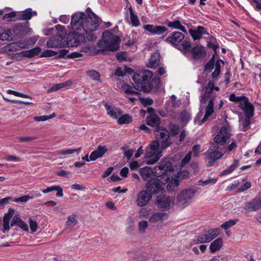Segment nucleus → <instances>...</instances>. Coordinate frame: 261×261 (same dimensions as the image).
I'll list each match as a JSON object with an SVG mask.
<instances>
[{
    "instance_id": "e2e57ef3",
    "label": "nucleus",
    "mask_w": 261,
    "mask_h": 261,
    "mask_svg": "<svg viewBox=\"0 0 261 261\" xmlns=\"http://www.w3.org/2000/svg\"><path fill=\"white\" fill-rule=\"evenodd\" d=\"M129 166L130 170L134 171L138 169L141 166V165L137 161H133L129 163Z\"/></svg>"
},
{
    "instance_id": "e433bc0d",
    "label": "nucleus",
    "mask_w": 261,
    "mask_h": 261,
    "mask_svg": "<svg viewBox=\"0 0 261 261\" xmlns=\"http://www.w3.org/2000/svg\"><path fill=\"white\" fill-rule=\"evenodd\" d=\"M41 48L40 47H36L30 50L24 51L23 53L24 57L32 58L35 56L38 55L40 53H41Z\"/></svg>"
},
{
    "instance_id": "1a4fd4ad",
    "label": "nucleus",
    "mask_w": 261,
    "mask_h": 261,
    "mask_svg": "<svg viewBox=\"0 0 261 261\" xmlns=\"http://www.w3.org/2000/svg\"><path fill=\"white\" fill-rule=\"evenodd\" d=\"M146 189L151 195L159 193L164 190L163 183L156 178L149 180L146 184Z\"/></svg>"
},
{
    "instance_id": "5701e85b",
    "label": "nucleus",
    "mask_w": 261,
    "mask_h": 261,
    "mask_svg": "<svg viewBox=\"0 0 261 261\" xmlns=\"http://www.w3.org/2000/svg\"><path fill=\"white\" fill-rule=\"evenodd\" d=\"M194 60H199L203 59L206 56L204 47L201 45H197L192 47L190 51Z\"/></svg>"
},
{
    "instance_id": "de8ad7c7",
    "label": "nucleus",
    "mask_w": 261,
    "mask_h": 261,
    "mask_svg": "<svg viewBox=\"0 0 261 261\" xmlns=\"http://www.w3.org/2000/svg\"><path fill=\"white\" fill-rule=\"evenodd\" d=\"M87 74L92 80L101 82L100 78V74L98 72L94 70H91L90 71H88L87 72Z\"/></svg>"
},
{
    "instance_id": "ea45409f",
    "label": "nucleus",
    "mask_w": 261,
    "mask_h": 261,
    "mask_svg": "<svg viewBox=\"0 0 261 261\" xmlns=\"http://www.w3.org/2000/svg\"><path fill=\"white\" fill-rule=\"evenodd\" d=\"M179 180L177 178L172 179L167 186L168 191L172 192L176 191L178 187Z\"/></svg>"
},
{
    "instance_id": "a18cd8bd",
    "label": "nucleus",
    "mask_w": 261,
    "mask_h": 261,
    "mask_svg": "<svg viewBox=\"0 0 261 261\" xmlns=\"http://www.w3.org/2000/svg\"><path fill=\"white\" fill-rule=\"evenodd\" d=\"M70 84H71V82L67 81L64 83H59V84L54 85L53 86H52L49 89V90H48V92H53V91H58L59 89H62V88H64L65 87L70 85Z\"/></svg>"
},
{
    "instance_id": "7c9ffc66",
    "label": "nucleus",
    "mask_w": 261,
    "mask_h": 261,
    "mask_svg": "<svg viewBox=\"0 0 261 261\" xmlns=\"http://www.w3.org/2000/svg\"><path fill=\"white\" fill-rule=\"evenodd\" d=\"M146 124L151 126L154 127L155 128L157 127H160L159 126L160 124L159 117L157 115H149L146 118Z\"/></svg>"
},
{
    "instance_id": "393cba45",
    "label": "nucleus",
    "mask_w": 261,
    "mask_h": 261,
    "mask_svg": "<svg viewBox=\"0 0 261 261\" xmlns=\"http://www.w3.org/2000/svg\"><path fill=\"white\" fill-rule=\"evenodd\" d=\"M104 106L107 111V114L113 119L117 120L118 117L123 114V111L120 108L108 103L105 104Z\"/></svg>"
},
{
    "instance_id": "69168bd1",
    "label": "nucleus",
    "mask_w": 261,
    "mask_h": 261,
    "mask_svg": "<svg viewBox=\"0 0 261 261\" xmlns=\"http://www.w3.org/2000/svg\"><path fill=\"white\" fill-rule=\"evenodd\" d=\"M76 215L75 214H72L71 216H69L67 218V221L66 223V224L68 226H69L71 225L72 223L73 222H77V220L76 219Z\"/></svg>"
},
{
    "instance_id": "052dcab7",
    "label": "nucleus",
    "mask_w": 261,
    "mask_h": 261,
    "mask_svg": "<svg viewBox=\"0 0 261 261\" xmlns=\"http://www.w3.org/2000/svg\"><path fill=\"white\" fill-rule=\"evenodd\" d=\"M30 227L32 233L37 231L38 228V224L35 221H33L32 219H29Z\"/></svg>"
},
{
    "instance_id": "0e129e2a",
    "label": "nucleus",
    "mask_w": 261,
    "mask_h": 261,
    "mask_svg": "<svg viewBox=\"0 0 261 261\" xmlns=\"http://www.w3.org/2000/svg\"><path fill=\"white\" fill-rule=\"evenodd\" d=\"M86 34V38L87 39L90 41H93L96 40L97 38V37L94 34V33H93V32H87L85 31Z\"/></svg>"
},
{
    "instance_id": "4c0bfd02",
    "label": "nucleus",
    "mask_w": 261,
    "mask_h": 261,
    "mask_svg": "<svg viewBox=\"0 0 261 261\" xmlns=\"http://www.w3.org/2000/svg\"><path fill=\"white\" fill-rule=\"evenodd\" d=\"M129 12L130 14V20L133 27H137L140 24V21L137 15L133 11L132 7L129 8Z\"/></svg>"
},
{
    "instance_id": "7ed1b4c3",
    "label": "nucleus",
    "mask_w": 261,
    "mask_h": 261,
    "mask_svg": "<svg viewBox=\"0 0 261 261\" xmlns=\"http://www.w3.org/2000/svg\"><path fill=\"white\" fill-rule=\"evenodd\" d=\"M163 150L161 149L158 141H152L146 149L144 159L147 165H153L162 156Z\"/></svg>"
},
{
    "instance_id": "f704fd0d",
    "label": "nucleus",
    "mask_w": 261,
    "mask_h": 261,
    "mask_svg": "<svg viewBox=\"0 0 261 261\" xmlns=\"http://www.w3.org/2000/svg\"><path fill=\"white\" fill-rule=\"evenodd\" d=\"M239 166V161L238 160L233 161V163L227 168L220 173V176H224L232 173Z\"/></svg>"
},
{
    "instance_id": "6e6d98bb",
    "label": "nucleus",
    "mask_w": 261,
    "mask_h": 261,
    "mask_svg": "<svg viewBox=\"0 0 261 261\" xmlns=\"http://www.w3.org/2000/svg\"><path fill=\"white\" fill-rule=\"evenodd\" d=\"M197 242L198 243L210 242L209 239H208V236H207L206 233L202 234L199 236L197 237Z\"/></svg>"
},
{
    "instance_id": "bb28decb",
    "label": "nucleus",
    "mask_w": 261,
    "mask_h": 261,
    "mask_svg": "<svg viewBox=\"0 0 261 261\" xmlns=\"http://www.w3.org/2000/svg\"><path fill=\"white\" fill-rule=\"evenodd\" d=\"M189 33L194 40L200 39L202 35L207 34L205 28L202 26H198L195 30L190 29Z\"/></svg>"
},
{
    "instance_id": "774afa93",
    "label": "nucleus",
    "mask_w": 261,
    "mask_h": 261,
    "mask_svg": "<svg viewBox=\"0 0 261 261\" xmlns=\"http://www.w3.org/2000/svg\"><path fill=\"white\" fill-rule=\"evenodd\" d=\"M37 138L35 137L29 136V137H20L18 139V141L19 142H29L34 140L36 139Z\"/></svg>"
},
{
    "instance_id": "a878e982",
    "label": "nucleus",
    "mask_w": 261,
    "mask_h": 261,
    "mask_svg": "<svg viewBox=\"0 0 261 261\" xmlns=\"http://www.w3.org/2000/svg\"><path fill=\"white\" fill-rule=\"evenodd\" d=\"M185 21L182 19L179 20V18L178 19L175 20L173 21H168L167 22V25L169 28H172L173 29L179 30L181 32L186 33L187 30L185 27L182 25V24H185Z\"/></svg>"
},
{
    "instance_id": "8fccbe9b",
    "label": "nucleus",
    "mask_w": 261,
    "mask_h": 261,
    "mask_svg": "<svg viewBox=\"0 0 261 261\" xmlns=\"http://www.w3.org/2000/svg\"><path fill=\"white\" fill-rule=\"evenodd\" d=\"M139 99L140 102L145 107L151 105L153 102L152 99L149 97H139Z\"/></svg>"
},
{
    "instance_id": "5fc2aeb1",
    "label": "nucleus",
    "mask_w": 261,
    "mask_h": 261,
    "mask_svg": "<svg viewBox=\"0 0 261 261\" xmlns=\"http://www.w3.org/2000/svg\"><path fill=\"white\" fill-rule=\"evenodd\" d=\"M58 54V53L54 51L53 50H45L42 53L41 55L40 56V57H53L57 55Z\"/></svg>"
},
{
    "instance_id": "c756f323",
    "label": "nucleus",
    "mask_w": 261,
    "mask_h": 261,
    "mask_svg": "<svg viewBox=\"0 0 261 261\" xmlns=\"http://www.w3.org/2000/svg\"><path fill=\"white\" fill-rule=\"evenodd\" d=\"M181 42V44L177 46L176 48L184 55L188 56V54L192 48L191 42L186 40H182Z\"/></svg>"
},
{
    "instance_id": "338daca9",
    "label": "nucleus",
    "mask_w": 261,
    "mask_h": 261,
    "mask_svg": "<svg viewBox=\"0 0 261 261\" xmlns=\"http://www.w3.org/2000/svg\"><path fill=\"white\" fill-rule=\"evenodd\" d=\"M12 199L11 197H7L0 200V208H4L8 204L10 200Z\"/></svg>"
},
{
    "instance_id": "6ab92c4d",
    "label": "nucleus",
    "mask_w": 261,
    "mask_h": 261,
    "mask_svg": "<svg viewBox=\"0 0 261 261\" xmlns=\"http://www.w3.org/2000/svg\"><path fill=\"white\" fill-rule=\"evenodd\" d=\"M143 28L152 35H161L168 31V29L162 25L146 24L143 25Z\"/></svg>"
},
{
    "instance_id": "3c124183",
    "label": "nucleus",
    "mask_w": 261,
    "mask_h": 261,
    "mask_svg": "<svg viewBox=\"0 0 261 261\" xmlns=\"http://www.w3.org/2000/svg\"><path fill=\"white\" fill-rule=\"evenodd\" d=\"M246 96H236L235 94L232 93L229 95V99L230 101L232 102H242L245 98H246Z\"/></svg>"
},
{
    "instance_id": "72a5a7b5",
    "label": "nucleus",
    "mask_w": 261,
    "mask_h": 261,
    "mask_svg": "<svg viewBox=\"0 0 261 261\" xmlns=\"http://www.w3.org/2000/svg\"><path fill=\"white\" fill-rule=\"evenodd\" d=\"M223 245L222 239L220 238L217 239L214 241L210 246V250L211 252L214 253L219 250Z\"/></svg>"
},
{
    "instance_id": "13d9d810",
    "label": "nucleus",
    "mask_w": 261,
    "mask_h": 261,
    "mask_svg": "<svg viewBox=\"0 0 261 261\" xmlns=\"http://www.w3.org/2000/svg\"><path fill=\"white\" fill-rule=\"evenodd\" d=\"M30 199H31L30 195H24L13 199V201L15 202L25 203Z\"/></svg>"
},
{
    "instance_id": "b1692460",
    "label": "nucleus",
    "mask_w": 261,
    "mask_h": 261,
    "mask_svg": "<svg viewBox=\"0 0 261 261\" xmlns=\"http://www.w3.org/2000/svg\"><path fill=\"white\" fill-rule=\"evenodd\" d=\"M63 37L62 35H57L51 38L47 41L46 46L49 48L61 47L63 45Z\"/></svg>"
},
{
    "instance_id": "a19ab883",
    "label": "nucleus",
    "mask_w": 261,
    "mask_h": 261,
    "mask_svg": "<svg viewBox=\"0 0 261 261\" xmlns=\"http://www.w3.org/2000/svg\"><path fill=\"white\" fill-rule=\"evenodd\" d=\"M122 91L126 94L139 95L140 93L135 91L133 88L128 84H123L122 85Z\"/></svg>"
},
{
    "instance_id": "79ce46f5",
    "label": "nucleus",
    "mask_w": 261,
    "mask_h": 261,
    "mask_svg": "<svg viewBox=\"0 0 261 261\" xmlns=\"http://www.w3.org/2000/svg\"><path fill=\"white\" fill-rule=\"evenodd\" d=\"M237 147L236 141L232 140L231 143L228 146L227 144L224 145V147H220L222 150L224 154L226 152H230L233 149H236Z\"/></svg>"
},
{
    "instance_id": "2eb2a0df",
    "label": "nucleus",
    "mask_w": 261,
    "mask_h": 261,
    "mask_svg": "<svg viewBox=\"0 0 261 261\" xmlns=\"http://www.w3.org/2000/svg\"><path fill=\"white\" fill-rule=\"evenodd\" d=\"M101 20L98 17H87L84 23V31L93 32L96 30Z\"/></svg>"
},
{
    "instance_id": "bf43d9fd",
    "label": "nucleus",
    "mask_w": 261,
    "mask_h": 261,
    "mask_svg": "<svg viewBox=\"0 0 261 261\" xmlns=\"http://www.w3.org/2000/svg\"><path fill=\"white\" fill-rule=\"evenodd\" d=\"M217 181V178H209L205 180L199 181V185L200 186H206V185L210 184H214L216 183Z\"/></svg>"
},
{
    "instance_id": "39448f33",
    "label": "nucleus",
    "mask_w": 261,
    "mask_h": 261,
    "mask_svg": "<svg viewBox=\"0 0 261 261\" xmlns=\"http://www.w3.org/2000/svg\"><path fill=\"white\" fill-rule=\"evenodd\" d=\"M231 135L230 128L229 126H222L214 137L213 143H216V145L220 146L219 147H224V145L229 142Z\"/></svg>"
},
{
    "instance_id": "4be33fe9",
    "label": "nucleus",
    "mask_w": 261,
    "mask_h": 261,
    "mask_svg": "<svg viewBox=\"0 0 261 261\" xmlns=\"http://www.w3.org/2000/svg\"><path fill=\"white\" fill-rule=\"evenodd\" d=\"M214 90L218 91L220 89L218 87H216L213 82L210 81L205 87L204 93L200 97V101L201 103L204 104L206 102L207 98L210 97Z\"/></svg>"
},
{
    "instance_id": "20e7f679",
    "label": "nucleus",
    "mask_w": 261,
    "mask_h": 261,
    "mask_svg": "<svg viewBox=\"0 0 261 261\" xmlns=\"http://www.w3.org/2000/svg\"><path fill=\"white\" fill-rule=\"evenodd\" d=\"M219 147L216 143H212L208 150L204 153L207 166H212L218 160L224 155V152Z\"/></svg>"
},
{
    "instance_id": "412c9836",
    "label": "nucleus",
    "mask_w": 261,
    "mask_h": 261,
    "mask_svg": "<svg viewBox=\"0 0 261 261\" xmlns=\"http://www.w3.org/2000/svg\"><path fill=\"white\" fill-rule=\"evenodd\" d=\"M184 37L185 35L182 33L175 31L173 32L170 36L167 37L165 41L176 47L183 40Z\"/></svg>"
},
{
    "instance_id": "4d7b16f0",
    "label": "nucleus",
    "mask_w": 261,
    "mask_h": 261,
    "mask_svg": "<svg viewBox=\"0 0 261 261\" xmlns=\"http://www.w3.org/2000/svg\"><path fill=\"white\" fill-rule=\"evenodd\" d=\"M191 152H189L186 156L182 159L180 163V166L184 167L190 161L191 158Z\"/></svg>"
},
{
    "instance_id": "9b49d317",
    "label": "nucleus",
    "mask_w": 261,
    "mask_h": 261,
    "mask_svg": "<svg viewBox=\"0 0 261 261\" xmlns=\"http://www.w3.org/2000/svg\"><path fill=\"white\" fill-rule=\"evenodd\" d=\"M196 190L194 188H188L181 192L177 196V200L181 202L185 206L190 204L189 201L194 196Z\"/></svg>"
},
{
    "instance_id": "2f4dec72",
    "label": "nucleus",
    "mask_w": 261,
    "mask_h": 261,
    "mask_svg": "<svg viewBox=\"0 0 261 261\" xmlns=\"http://www.w3.org/2000/svg\"><path fill=\"white\" fill-rule=\"evenodd\" d=\"M160 55L158 53H154L151 55L147 66L151 68H155L160 63Z\"/></svg>"
},
{
    "instance_id": "473e14b6",
    "label": "nucleus",
    "mask_w": 261,
    "mask_h": 261,
    "mask_svg": "<svg viewBox=\"0 0 261 261\" xmlns=\"http://www.w3.org/2000/svg\"><path fill=\"white\" fill-rule=\"evenodd\" d=\"M33 15H37V12L33 11L31 8H28L22 12L17 19L19 20H28L31 19Z\"/></svg>"
},
{
    "instance_id": "680f3d73",
    "label": "nucleus",
    "mask_w": 261,
    "mask_h": 261,
    "mask_svg": "<svg viewBox=\"0 0 261 261\" xmlns=\"http://www.w3.org/2000/svg\"><path fill=\"white\" fill-rule=\"evenodd\" d=\"M139 213L140 218H146L149 215V210L147 208H142L139 211Z\"/></svg>"
},
{
    "instance_id": "0eeeda50",
    "label": "nucleus",
    "mask_w": 261,
    "mask_h": 261,
    "mask_svg": "<svg viewBox=\"0 0 261 261\" xmlns=\"http://www.w3.org/2000/svg\"><path fill=\"white\" fill-rule=\"evenodd\" d=\"M171 162L168 160H163L154 167L153 173L156 177H161L166 175L167 172L171 171Z\"/></svg>"
},
{
    "instance_id": "c9c22d12",
    "label": "nucleus",
    "mask_w": 261,
    "mask_h": 261,
    "mask_svg": "<svg viewBox=\"0 0 261 261\" xmlns=\"http://www.w3.org/2000/svg\"><path fill=\"white\" fill-rule=\"evenodd\" d=\"M133 121V117L128 114H122L120 115L118 119L117 123L120 125L128 124Z\"/></svg>"
},
{
    "instance_id": "f257e3e1",
    "label": "nucleus",
    "mask_w": 261,
    "mask_h": 261,
    "mask_svg": "<svg viewBox=\"0 0 261 261\" xmlns=\"http://www.w3.org/2000/svg\"><path fill=\"white\" fill-rule=\"evenodd\" d=\"M152 75V72L148 70L135 73L133 76L135 89L146 93L152 89L158 90L160 87V79L159 77H154L151 80Z\"/></svg>"
},
{
    "instance_id": "c03bdc74",
    "label": "nucleus",
    "mask_w": 261,
    "mask_h": 261,
    "mask_svg": "<svg viewBox=\"0 0 261 261\" xmlns=\"http://www.w3.org/2000/svg\"><path fill=\"white\" fill-rule=\"evenodd\" d=\"M252 117L245 116L244 119L241 121L243 126L242 130L244 132H246L249 128L250 125V120Z\"/></svg>"
},
{
    "instance_id": "ddd939ff",
    "label": "nucleus",
    "mask_w": 261,
    "mask_h": 261,
    "mask_svg": "<svg viewBox=\"0 0 261 261\" xmlns=\"http://www.w3.org/2000/svg\"><path fill=\"white\" fill-rule=\"evenodd\" d=\"M261 208V196H257L249 202H246L243 207L244 213L255 212Z\"/></svg>"
},
{
    "instance_id": "6e6552de",
    "label": "nucleus",
    "mask_w": 261,
    "mask_h": 261,
    "mask_svg": "<svg viewBox=\"0 0 261 261\" xmlns=\"http://www.w3.org/2000/svg\"><path fill=\"white\" fill-rule=\"evenodd\" d=\"M87 18L84 12H77L72 15L71 25L74 30L82 31L84 29V23Z\"/></svg>"
},
{
    "instance_id": "a211bd4d",
    "label": "nucleus",
    "mask_w": 261,
    "mask_h": 261,
    "mask_svg": "<svg viewBox=\"0 0 261 261\" xmlns=\"http://www.w3.org/2000/svg\"><path fill=\"white\" fill-rule=\"evenodd\" d=\"M152 197V195L147 190L141 191L137 195L136 203L139 206H145L148 204Z\"/></svg>"
},
{
    "instance_id": "603ef678",
    "label": "nucleus",
    "mask_w": 261,
    "mask_h": 261,
    "mask_svg": "<svg viewBox=\"0 0 261 261\" xmlns=\"http://www.w3.org/2000/svg\"><path fill=\"white\" fill-rule=\"evenodd\" d=\"M180 119L181 121L187 122L191 119V114L189 112L184 111L181 113Z\"/></svg>"
},
{
    "instance_id": "9d476101",
    "label": "nucleus",
    "mask_w": 261,
    "mask_h": 261,
    "mask_svg": "<svg viewBox=\"0 0 261 261\" xmlns=\"http://www.w3.org/2000/svg\"><path fill=\"white\" fill-rule=\"evenodd\" d=\"M175 199L172 196H168L165 195H160L156 198V204L161 208L168 210L170 206L173 205Z\"/></svg>"
},
{
    "instance_id": "c85d7f7f",
    "label": "nucleus",
    "mask_w": 261,
    "mask_h": 261,
    "mask_svg": "<svg viewBox=\"0 0 261 261\" xmlns=\"http://www.w3.org/2000/svg\"><path fill=\"white\" fill-rule=\"evenodd\" d=\"M168 217L166 213L158 212L152 214L149 218V221L151 223L161 222L167 219Z\"/></svg>"
},
{
    "instance_id": "864d4df0",
    "label": "nucleus",
    "mask_w": 261,
    "mask_h": 261,
    "mask_svg": "<svg viewBox=\"0 0 261 261\" xmlns=\"http://www.w3.org/2000/svg\"><path fill=\"white\" fill-rule=\"evenodd\" d=\"M139 232L143 233L145 232L146 229L148 227V223L145 220L140 221L138 224Z\"/></svg>"
},
{
    "instance_id": "49530a36",
    "label": "nucleus",
    "mask_w": 261,
    "mask_h": 261,
    "mask_svg": "<svg viewBox=\"0 0 261 261\" xmlns=\"http://www.w3.org/2000/svg\"><path fill=\"white\" fill-rule=\"evenodd\" d=\"M220 229L219 228H216L210 230L206 233L207 236H208V239H209V241H211L213 239L217 237L220 233Z\"/></svg>"
},
{
    "instance_id": "4468645a",
    "label": "nucleus",
    "mask_w": 261,
    "mask_h": 261,
    "mask_svg": "<svg viewBox=\"0 0 261 261\" xmlns=\"http://www.w3.org/2000/svg\"><path fill=\"white\" fill-rule=\"evenodd\" d=\"M215 100L214 98H212L208 101V104L205 109L204 116L201 120L202 123L205 122L207 118L214 112V109L215 110H220L222 107L224 102L223 100H221L218 106H216L214 108Z\"/></svg>"
},
{
    "instance_id": "423d86ee",
    "label": "nucleus",
    "mask_w": 261,
    "mask_h": 261,
    "mask_svg": "<svg viewBox=\"0 0 261 261\" xmlns=\"http://www.w3.org/2000/svg\"><path fill=\"white\" fill-rule=\"evenodd\" d=\"M154 133L161 150L166 149L172 144L171 141L169 139V133L167 129L162 127H157L154 129Z\"/></svg>"
},
{
    "instance_id": "f03ea898",
    "label": "nucleus",
    "mask_w": 261,
    "mask_h": 261,
    "mask_svg": "<svg viewBox=\"0 0 261 261\" xmlns=\"http://www.w3.org/2000/svg\"><path fill=\"white\" fill-rule=\"evenodd\" d=\"M102 40L97 43V46L102 51H116L119 47L120 38L114 35L109 31H105L102 33Z\"/></svg>"
},
{
    "instance_id": "37998d69",
    "label": "nucleus",
    "mask_w": 261,
    "mask_h": 261,
    "mask_svg": "<svg viewBox=\"0 0 261 261\" xmlns=\"http://www.w3.org/2000/svg\"><path fill=\"white\" fill-rule=\"evenodd\" d=\"M13 37V32L10 29L0 34V39L2 40H12Z\"/></svg>"
},
{
    "instance_id": "58836bf2",
    "label": "nucleus",
    "mask_w": 261,
    "mask_h": 261,
    "mask_svg": "<svg viewBox=\"0 0 261 261\" xmlns=\"http://www.w3.org/2000/svg\"><path fill=\"white\" fill-rule=\"evenodd\" d=\"M152 171L150 170L149 167H145L140 169L139 173L142 178L146 180L150 178L151 174Z\"/></svg>"
},
{
    "instance_id": "f3484780",
    "label": "nucleus",
    "mask_w": 261,
    "mask_h": 261,
    "mask_svg": "<svg viewBox=\"0 0 261 261\" xmlns=\"http://www.w3.org/2000/svg\"><path fill=\"white\" fill-rule=\"evenodd\" d=\"M15 213L14 210L9 208L7 213L5 214L3 218V223L2 224V220L0 219V229L6 233L10 229V220Z\"/></svg>"
},
{
    "instance_id": "cd10ccee",
    "label": "nucleus",
    "mask_w": 261,
    "mask_h": 261,
    "mask_svg": "<svg viewBox=\"0 0 261 261\" xmlns=\"http://www.w3.org/2000/svg\"><path fill=\"white\" fill-rule=\"evenodd\" d=\"M108 151L105 146H98L97 149L92 151L90 155V160L92 161H95L97 159L101 158Z\"/></svg>"
},
{
    "instance_id": "09e8293b",
    "label": "nucleus",
    "mask_w": 261,
    "mask_h": 261,
    "mask_svg": "<svg viewBox=\"0 0 261 261\" xmlns=\"http://www.w3.org/2000/svg\"><path fill=\"white\" fill-rule=\"evenodd\" d=\"M238 221L239 220L238 219H236L235 220H230L223 223L221 225V227L222 228L226 230L230 228V227L234 226Z\"/></svg>"
},
{
    "instance_id": "aec40b11",
    "label": "nucleus",
    "mask_w": 261,
    "mask_h": 261,
    "mask_svg": "<svg viewBox=\"0 0 261 261\" xmlns=\"http://www.w3.org/2000/svg\"><path fill=\"white\" fill-rule=\"evenodd\" d=\"M239 107L244 111L245 116H254V107L246 97L242 102H240Z\"/></svg>"
},
{
    "instance_id": "f8f14e48",
    "label": "nucleus",
    "mask_w": 261,
    "mask_h": 261,
    "mask_svg": "<svg viewBox=\"0 0 261 261\" xmlns=\"http://www.w3.org/2000/svg\"><path fill=\"white\" fill-rule=\"evenodd\" d=\"M67 42L72 46H77L85 41V36L81 33L72 32L67 37Z\"/></svg>"
},
{
    "instance_id": "dca6fc26",
    "label": "nucleus",
    "mask_w": 261,
    "mask_h": 261,
    "mask_svg": "<svg viewBox=\"0 0 261 261\" xmlns=\"http://www.w3.org/2000/svg\"><path fill=\"white\" fill-rule=\"evenodd\" d=\"M220 62L223 63L221 60H218L215 63H212L211 61H208L205 65L204 71L205 72H210L215 66V70L212 73V77L213 79L216 78L220 73L221 71V64Z\"/></svg>"
}]
</instances>
